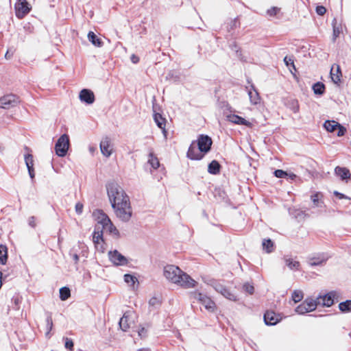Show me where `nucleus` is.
Returning a JSON list of instances; mask_svg holds the SVG:
<instances>
[{
    "label": "nucleus",
    "mask_w": 351,
    "mask_h": 351,
    "mask_svg": "<svg viewBox=\"0 0 351 351\" xmlns=\"http://www.w3.org/2000/svg\"><path fill=\"white\" fill-rule=\"evenodd\" d=\"M108 197L114 213L120 220L128 221L132 215V210L128 195L123 189L115 182L106 184Z\"/></svg>",
    "instance_id": "f257e3e1"
},
{
    "label": "nucleus",
    "mask_w": 351,
    "mask_h": 351,
    "mask_svg": "<svg viewBox=\"0 0 351 351\" xmlns=\"http://www.w3.org/2000/svg\"><path fill=\"white\" fill-rule=\"evenodd\" d=\"M164 276L170 282L185 289L195 287L196 282L178 267L169 265L164 267Z\"/></svg>",
    "instance_id": "f03ea898"
},
{
    "label": "nucleus",
    "mask_w": 351,
    "mask_h": 351,
    "mask_svg": "<svg viewBox=\"0 0 351 351\" xmlns=\"http://www.w3.org/2000/svg\"><path fill=\"white\" fill-rule=\"evenodd\" d=\"M213 141L207 135L200 134L197 141H193L187 152V157L191 160H201L211 148Z\"/></svg>",
    "instance_id": "7ed1b4c3"
},
{
    "label": "nucleus",
    "mask_w": 351,
    "mask_h": 351,
    "mask_svg": "<svg viewBox=\"0 0 351 351\" xmlns=\"http://www.w3.org/2000/svg\"><path fill=\"white\" fill-rule=\"evenodd\" d=\"M317 306L315 299L307 298L295 308V311L300 315H304L315 311Z\"/></svg>",
    "instance_id": "20e7f679"
},
{
    "label": "nucleus",
    "mask_w": 351,
    "mask_h": 351,
    "mask_svg": "<svg viewBox=\"0 0 351 351\" xmlns=\"http://www.w3.org/2000/svg\"><path fill=\"white\" fill-rule=\"evenodd\" d=\"M69 147V138L66 134H62L58 139L55 145L56 153L58 156H64Z\"/></svg>",
    "instance_id": "39448f33"
},
{
    "label": "nucleus",
    "mask_w": 351,
    "mask_h": 351,
    "mask_svg": "<svg viewBox=\"0 0 351 351\" xmlns=\"http://www.w3.org/2000/svg\"><path fill=\"white\" fill-rule=\"evenodd\" d=\"M192 297L199 302L206 310L213 312L216 308L215 302L207 295L197 292L192 293Z\"/></svg>",
    "instance_id": "423d86ee"
},
{
    "label": "nucleus",
    "mask_w": 351,
    "mask_h": 351,
    "mask_svg": "<svg viewBox=\"0 0 351 351\" xmlns=\"http://www.w3.org/2000/svg\"><path fill=\"white\" fill-rule=\"evenodd\" d=\"M15 3L16 16L19 19H23L31 10V6L27 0H16Z\"/></svg>",
    "instance_id": "0eeeda50"
},
{
    "label": "nucleus",
    "mask_w": 351,
    "mask_h": 351,
    "mask_svg": "<svg viewBox=\"0 0 351 351\" xmlns=\"http://www.w3.org/2000/svg\"><path fill=\"white\" fill-rule=\"evenodd\" d=\"M337 293L335 291H330L325 295H319L315 298L317 306L330 307L334 304V298Z\"/></svg>",
    "instance_id": "6e6552de"
},
{
    "label": "nucleus",
    "mask_w": 351,
    "mask_h": 351,
    "mask_svg": "<svg viewBox=\"0 0 351 351\" xmlns=\"http://www.w3.org/2000/svg\"><path fill=\"white\" fill-rule=\"evenodd\" d=\"M108 257L110 261L117 266H123L126 265L128 263V261L126 257L122 255L117 250L110 251L108 252Z\"/></svg>",
    "instance_id": "1a4fd4ad"
},
{
    "label": "nucleus",
    "mask_w": 351,
    "mask_h": 351,
    "mask_svg": "<svg viewBox=\"0 0 351 351\" xmlns=\"http://www.w3.org/2000/svg\"><path fill=\"white\" fill-rule=\"evenodd\" d=\"M19 103V98L14 95H8L0 99V108L8 109Z\"/></svg>",
    "instance_id": "9d476101"
},
{
    "label": "nucleus",
    "mask_w": 351,
    "mask_h": 351,
    "mask_svg": "<svg viewBox=\"0 0 351 351\" xmlns=\"http://www.w3.org/2000/svg\"><path fill=\"white\" fill-rule=\"evenodd\" d=\"M93 241L97 250L101 252L104 251V248L103 246V232L102 230H101V227L99 226H95L93 236Z\"/></svg>",
    "instance_id": "9b49d317"
},
{
    "label": "nucleus",
    "mask_w": 351,
    "mask_h": 351,
    "mask_svg": "<svg viewBox=\"0 0 351 351\" xmlns=\"http://www.w3.org/2000/svg\"><path fill=\"white\" fill-rule=\"evenodd\" d=\"M134 312L132 311H128L124 313L123 317L120 319L119 326L123 331H127L132 322V317Z\"/></svg>",
    "instance_id": "f8f14e48"
},
{
    "label": "nucleus",
    "mask_w": 351,
    "mask_h": 351,
    "mask_svg": "<svg viewBox=\"0 0 351 351\" xmlns=\"http://www.w3.org/2000/svg\"><path fill=\"white\" fill-rule=\"evenodd\" d=\"M213 287L216 291L221 293L226 298L230 300H236L237 297L219 282H214Z\"/></svg>",
    "instance_id": "ddd939ff"
},
{
    "label": "nucleus",
    "mask_w": 351,
    "mask_h": 351,
    "mask_svg": "<svg viewBox=\"0 0 351 351\" xmlns=\"http://www.w3.org/2000/svg\"><path fill=\"white\" fill-rule=\"evenodd\" d=\"M281 319V316L274 311H267L264 315V321L266 325H276Z\"/></svg>",
    "instance_id": "4468645a"
},
{
    "label": "nucleus",
    "mask_w": 351,
    "mask_h": 351,
    "mask_svg": "<svg viewBox=\"0 0 351 351\" xmlns=\"http://www.w3.org/2000/svg\"><path fill=\"white\" fill-rule=\"evenodd\" d=\"M100 149L101 154L108 158L112 154L113 148L112 145L108 138H103L100 143Z\"/></svg>",
    "instance_id": "2eb2a0df"
},
{
    "label": "nucleus",
    "mask_w": 351,
    "mask_h": 351,
    "mask_svg": "<svg viewBox=\"0 0 351 351\" xmlns=\"http://www.w3.org/2000/svg\"><path fill=\"white\" fill-rule=\"evenodd\" d=\"M311 200L312 202V208H322L324 206L323 200V195L320 192H316L311 195Z\"/></svg>",
    "instance_id": "dca6fc26"
},
{
    "label": "nucleus",
    "mask_w": 351,
    "mask_h": 351,
    "mask_svg": "<svg viewBox=\"0 0 351 351\" xmlns=\"http://www.w3.org/2000/svg\"><path fill=\"white\" fill-rule=\"evenodd\" d=\"M330 75L332 81L335 84H338L341 82V78L342 77L340 66L337 64H334L331 66Z\"/></svg>",
    "instance_id": "f3484780"
},
{
    "label": "nucleus",
    "mask_w": 351,
    "mask_h": 351,
    "mask_svg": "<svg viewBox=\"0 0 351 351\" xmlns=\"http://www.w3.org/2000/svg\"><path fill=\"white\" fill-rule=\"evenodd\" d=\"M93 215L97 221L96 226H99L101 228L106 225L107 221H109L110 218L101 210H97L93 213Z\"/></svg>",
    "instance_id": "a211bd4d"
},
{
    "label": "nucleus",
    "mask_w": 351,
    "mask_h": 351,
    "mask_svg": "<svg viewBox=\"0 0 351 351\" xmlns=\"http://www.w3.org/2000/svg\"><path fill=\"white\" fill-rule=\"evenodd\" d=\"M80 99L82 101H84L88 104H91L95 101V96L91 90L83 89L80 93Z\"/></svg>",
    "instance_id": "6ab92c4d"
},
{
    "label": "nucleus",
    "mask_w": 351,
    "mask_h": 351,
    "mask_svg": "<svg viewBox=\"0 0 351 351\" xmlns=\"http://www.w3.org/2000/svg\"><path fill=\"white\" fill-rule=\"evenodd\" d=\"M227 119L229 121H230L233 123H235V124L243 125H245L247 127L252 126V123L250 121L245 120L244 118H243L239 115H237V114L228 115Z\"/></svg>",
    "instance_id": "aec40b11"
},
{
    "label": "nucleus",
    "mask_w": 351,
    "mask_h": 351,
    "mask_svg": "<svg viewBox=\"0 0 351 351\" xmlns=\"http://www.w3.org/2000/svg\"><path fill=\"white\" fill-rule=\"evenodd\" d=\"M328 256L325 254H318L309 258L308 263L311 266L321 265L328 259Z\"/></svg>",
    "instance_id": "412c9836"
},
{
    "label": "nucleus",
    "mask_w": 351,
    "mask_h": 351,
    "mask_svg": "<svg viewBox=\"0 0 351 351\" xmlns=\"http://www.w3.org/2000/svg\"><path fill=\"white\" fill-rule=\"evenodd\" d=\"M248 95L252 104L256 105L260 102L261 97L253 85L251 86V88L248 90Z\"/></svg>",
    "instance_id": "4be33fe9"
},
{
    "label": "nucleus",
    "mask_w": 351,
    "mask_h": 351,
    "mask_svg": "<svg viewBox=\"0 0 351 351\" xmlns=\"http://www.w3.org/2000/svg\"><path fill=\"white\" fill-rule=\"evenodd\" d=\"M335 173L343 180L349 179L351 176L350 171L346 167H337L335 169Z\"/></svg>",
    "instance_id": "5701e85b"
},
{
    "label": "nucleus",
    "mask_w": 351,
    "mask_h": 351,
    "mask_svg": "<svg viewBox=\"0 0 351 351\" xmlns=\"http://www.w3.org/2000/svg\"><path fill=\"white\" fill-rule=\"evenodd\" d=\"M154 119L158 127L162 130V132L165 135V119L163 118L160 114L155 113L154 114Z\"/></svg>",
    "instance_id": "b1692460"
},
{
    "label": "nucleus",
    "mask_w": 351,
    "mask_h": 351,
    "mask_svg": "<svg viewBox=\"0 0 351 351\" xmlns=\"http://www.w3.org/2000/svg\"><path fill=\"white\" fill-rule=\"evenodd\" d=\"M285 261L286 265L291 269V270H299L300 264V263L291 258V257H285Z\"/></svg>",
    "instance_id": "393cba45"
},
{
    "label": "nucleus",
    "mask_w": 351,
    "mask_h": 351,
    "mask_svg": "<svg viewBox=\"0 0 351 351\" xmlns=\"http://www.w3.org/2000/svg\"><path fill=\"white\" fill-rule=\"evenodd\" d=\"M101 230H102V232L106 231L115 235H118L119 233L118 230L112 223L110 219H109V221H107L106 225H104L103 227H101Z\"/></svg>",
    "instance_id": "a878e982"
},
{
    "label": "nucleus",
    "mask_w": 351,
    "mask_h": 351,
    "mask_svg": "<svg viewBox=\"0 0 351 351\" xmlns=\"http://www.w3.org/2000/svg\"><path fill=\"white\" fill-rule=\"evenodd\" d=\"M88 40L95 47H100L102 46L103 43L100 38H97L95 34L93 32H89L88 34Z\"/></svg>",
    "instance_id": "bb28decb"
},
{
    "label": "nucleus",
    "mask_w": 351,
    "mask_h": 351,
    "mask_svg": "<svg viewBox=\"0 0 351 351\" xmlns=\"http://www.w3.org/2000/svg\"><path fill=\"white\" fill-rule=\"evenodd\" d=\"M339 123L335 121H326L324 123V128L329 132H334L339 127Z\"/></svg>",
    "instance_id": "cd10ccee"
},
{
    "label": "nucleus",
    "mask_w": 351,
    "mask_h": 351,
    "mask_svg": "<svg viewBox=\"0 0 351 351\" xmlns=\"http://www.w3.org/2000/svg\"><path fill=\"white\" fill-rule=\"evenodd\" d=\"M220 171V165L216 160H213L208 167V171L211 174H217Z\"/></svg>",
    "instance_id": "c85d7f7f"
},
{
    "label": "nucleus",
    "mask_w": 351,
    "mask_h": 351,
    "mask_svg": "<svg viewBox=\"0 0 351 351\" xmlns=\"http://www.w3.org/2000/svg\"><path fill=\"white\" fill-rule=\"evenodd\" d=\"M148 163L154 169H156L160 166V162L158 158L154 154L153 152L149 154Z\"/></svg>",
    "instance_id": "c756f323"
},
{
    "label": "nucleus",
    "mask_w": 351,
    "mask_h": 351,
    "mask_svg": "<svg viewBox=\"0 0 351 351\" xmlns=\"http://www.w3.org/2000/svg\"><path fill=\"white\" fill-rule=\"evenodd\" d=\"M53 328V320L51 314L50 313H47V318H46V332L45 336L49 337L50 332Z\"/></svg>",
    "instance_id": "7c9ffc66"
},
{
    "label": "nucleus",
    "mask_w": 351,
    "mask_h": 351,
    "mask_svg": "<svg viewBox=\"0 0 351 351\" xmlns=\"http://www.w3.org/2000/svg\"><path fill=\"white\" fill-rule=\"evenodd\" d=\"M8 259V251L5 245H0V263L5 265Z\"/></svg>",
    "instance_id": "2f4dec72"
},
{
    "label": "nucleus",
    "mask_w": 351,
    "mask_h": 351,
    "mask_svg": "<svg viewBox=\"0 0 351 351\" xmlns=\"http://www.w3.org/2000/svg\"><path fill=\"white\" fill-rule=\"evenodd\" d=\"M123 279L125 283L133 287H134L136 283H138L137 278L131 274H125Z\"/></svg>",
    "instance_id": "473e14b6"
},
{
    "label": "nucleus",
    "mask_w": 351,
    "mask_h": 351,
    "mask_svg": "<svg viewBox=\"0 0 351 351\" xmlns=\"http://www.w3.org/2000/svg\"><path fill=\"white\" fill-rule=\"evenodd\" d=\"M313 90L315 94L322 95L325 90V86L322 82H317L313 86Z\"/></svg>",
    "instance_id": "72a5a7b5"
},
{
    "label": "nucleus",
    "mask_w": 351,
    "mask_h": 351,
    "mask_svg": "<svg viewBox=\"0 0 351 351\" xmlns=\"http://www.w3.org/2000/svg\"><path fill=\"white\" fill-rule=\"evenodd\" d=\"M339 308L343 313L351 311V300H348L345 302H340L339 304Z\"/></svg>",
    "instance_id": "f704fd0d"
},
{
    "label": "nucleus",
    "mask_w": 351,
    "mask_h": 351,
    "mask_svg": "<svg viewBox=\"0 0 351 351\" xmlns=\"http://www.w3.org/2000/svg\"><path fill=\"white\" fill-rule=\"evenodd\" d=\"M287 107L292 110L294 113L299 112V104L296 99H290L287 101Z\"/></svg>",
    "instance_id": "c9c22d12"
},
{
    "label": "nucleus",
    "mask_w": 351,
    "mask_h": 351,
    "mask_svg": "<svg viewBox=\"0 0 351 351\" xmlns=\"http://www.w3.org/2000/svg\"><path fill=\"white\" fill-rule=\"evenodd\" d=\"M263 249L266 251V252L270 253L274 250V243L269 239H264L263 241Z\"/></svg>",
    "instance_id": "e433bc0d"
},
{
    "label": "nucleus",
    "mask_w": 351,
    "mask_h": 351,
    "mask_svg": "<svg viewBox=\"0 0 351 351\" xmlns=\"http://www.w3.org/2000/svg\"><path fill=\"white\" fill-rule=\"evenodd\" d=\"M292 300L294 301L295 303L300 302L303 298L304 294L303 292L300 290H295L292 293Z\"/></svg>",
    "instance_id": "4c0bfd02"
},
{
    "label": "nucleus",
    "mask_w": 351,
    "mask_h": 351,
    "mask_svg": "<svg viewBox=\"0 0 351 351\" xmlns=\"http://www.w3.org/2000/svg\"><path fill=\"white\" fill-rule=\"evenodd\" d=\"M70 289L67 287H62L60 289V298L62 300H66L70 297Z\"/></svg>",
    "instance_id": "58836bf2"
},
{
    "label": "nucleus",
    "mask_w": 351,
    "mask_h": 351,
    "mask_svg": "<svg viewBox=\"0 0 351 351\" xmlns=\"http://www.w3.org/2000/svg\"><path fill=\"white\" fill-rule=\"evenodd\" d=\"M332 25L333 27V40L335 41L341 33V27L337 25L336 19H333Z\"/></svg>",
    "instance_id": "ea45409f"
},
{
    "label": "nucleus",
    "mask_w": 351,
    "mask_h": 351,
    "mask_svg": "<svg viewBox=\"0 0 351 351\" xmlns=\"http://www.w3.org/2000/svg\"><path fill=\"white\" fill-rule=\"evenodd\" d=\"M25 162L27 169L34 168V160L32 154H27L25 156Z\"/></svg>",
    "instance_id": "a19ab883"
},
{
    "label": "nucleus",
    "mask_w": 351,
    "mask_h": 351,
    "mask_svg": "<svg viewBox=\"0 0 351 351\" xmlns=\"http://www.w3.org/2000/svg\"><path fill=\"white\" fill-rule=\"evenodd\" d=\"M284 62L287 66H290L289 69H290L291 72H292L291 67H292L293 69H295L293 60L291 58H289V57L286 56L284 58Z\"/></svg>",
    "instance_id": "79ce46f5"
},
{
    "label": "nucleus",
    "mask_w": 351,
    "mask_h": 351,
    "mask_svg": "<svg viewBox=\"0 0 351 351\" xmlns=\"http://www.w3.org/2000/svg\"><path fill=\"white\" fill-rule=\"evenodd\" d=\"M280 11V8L277 7H273L270 9L267 10V13L270 16H274L277 14V13Z\"/></svg>",
    "instance_id": "37998d69"
},
{
    "label": "nucleus",
    "mask_w": 351,
    "mask_h": 351,
    "mask_svg": "<svg viewBox=\"0 0 351 351\" xmlns=\"http://www.w3.org/2000/svg\"><path fill=\"white\" fill-rule=\"evenodd\" d=\"M274 175L276 177L279 178H286V176L287 175V172H286L283 170H281V169H278L274 171Z\"/></svg>",
    "instance_id": "c03bdc74"
},
{
    "label": "nucleus",
    "mask_w": 351,
    "mask_h": 351,
    "mask_svg": "<svg viewBox=\"0 0 351 351\" xmlns=\"http://www.w3.org/2000/svg\"><path fill=\"white\" fill-rule=\"evenodd\" d=\"M336 130H337V135L338 136H342L345 134L346 129L339 123V127L337 128Z\"/></svg>",
    "instance_id": "a18cd8bd"
},
{
    "label": "nucleus",
    "mask_w": 351,
    "mask_h": 351,
    "mask_svg": "<svg viewBox=\"0 0 351 351\" xmlns=\"http://www.w3.org/2000/svg\"><path fill=\"white\" fill-rule=\"evenodd\" d=\"M64 340H65V344H64L65 348L71 350L73 348V341L67 337L64 338Z\"/></svg>",
    "instance_id": "49530a36"
},
{
    "label": "nucleus",
    "mask_w": 351,
    "mask_h": 351,
    "mask_svg": "<svg viewBox=\"0 0 351 351\" xmlns=\"http://www.w3.org/2000/svg\"><path fill=\"white\" fill-rule=\"evenodd\" d=\"M83 207H84V206L82 203L77 202L75 206V210L76 213L78 215H81L83 211Z\"/></svg>",
    "instance_id": "de8ad7c7"
},
{
    "label": "nucleus",
    "mask_w": 351,
    "mask_h": 351,
    "mask_svg": "<svg viewBox=\"0 0 351 351\" xmlns=\"http://www.w3.org/2000/svg\"><path fill=\"white\" fill-rule=\"evenodd\" d=\"M243 289H245V291L246 292H247L250 294L253 293L254 290V287L248 283H246L243 285Z\"/></svg>",
    "instance_id": "09e8293b"
},
{
    "label": "nucleus",
    "mask_w": 351,
    "mask_h": 351,
    "mask_svg": "<svg viewBox=\"0 0 351 351\" xmlns=\"http://www.w3.org/2000/svg\"><path fill=\"white\" fill-rule=\"evenodd\" d=\"M326 9L324 6H322V5L317 6L316 12L317 13V14L322 16L326 13Z\"/></svg>",
    "instance_id": "8fccbe9b"
},
{
    "label": "nucleus",
    "mask_w": 351,
    "mask_h": 351,
    "mask_svg": "<svg viewBox=\"0 0 351 351\" xmlns=\"http://www.w3.org/2000/svg\"><path fill=\"white\" fill-rule=\"evenodd\" d=\"M29 225L32 227H35L36 223H35V217H31L29 219Z\"/></svg>",
    "instance_id": "3c124183"
},
{
    "label": "nucleus",
    "mask_w": 351,
    "mask_h": 351,
    "mask_svg": "<svg viewBox=\"0 0 351 351\" xmlns=\"http://www.w3.org/2000/svg\"><path fill=\"white\" fill-rule=\"evenodd\" d=\"M27 169H28V172H29V175L30 178L33 180L35 176L34 168H28Z\"/></svg>",
    "instance_id": "603ef678"
},
{
    "label": "nucleus",
    "mask_w": 351,
    "mask_h": 351,
    "mask_svg": "<svg viewBox=\"0 0 351 351\" xmlns=\"http://www.w3.org/2000/svg\"><path fill=\"white\" fill-rule=\"evenodd\" d=\"M296 175L293 173H287V175L286 176V178L290 179V180H295L296 178Z\"/></svg>",
    "instance_id": "864d4df0"
},
{
    "label": "nucleus",
    "mask_w": 351,
    "mask_h": 351,
    "mask_svg": "<svg viewBox=\"0 0 351 351\" xmlns=\"http://www.w3.org/2000/svg\"><path fill=\"white\" fill-rule=\"evenodd\" d=\"M130 59H131V61H132L133 63H134V64H136V63L138 62V61H139V58H138V56H135V55H134V54H133V55H132V56H131Z\"/></svg>",
    "instance_id": "5fc2aeb1"
},
{
    "label": "nucleus",
    "mask_w": 351,
    "mask_h": 351,
    "mask_svg": "<svg viewBox=\"0 0 351 351\" xmlns=\"http://www.w3.org/2000/svg\"><path fill=\"white\" fill-rule=\"evenodd\" d=\"M138 335L141 337H144L145 335V333H146V331L145 330L144 328H141L138 331Z\"/></svg>",
    "instance_id": "6e6d98bb"
},
{
    "label": "nucleus",
    "mask_w": 351,
    "mask_h": 351,
    "mask_svg": "<svg viewBox=\"0 0 351 351\" xmlns=\"http://www.w3.org/2000/svg\"><path fill=\"white\" fill-rule=\"evenodd\" d=\"M73 261H75V263H77L78 262V261H79V256H78V255H77V254H74L73 255Z\"/></svg>",
    "instance_id": "4d7b16f0"
},
{
    "label": "nucleus",
    "mask_w": 351,
    "mask_h": 351,
    "mask_svg": "<svg viewBox=\"0 0 351 351\" xmlns=\"http://www.w3.org/2000/svg\"><path fill=\"white\" fill-rule=\"evenodd\" d=\"M335 195H337L340 199H342V198L344 197V195L343 194H341V193H339L337 191L335 192Z\"/></svg>",
    "instance_id": "13d9d810"
}]
</instances>
